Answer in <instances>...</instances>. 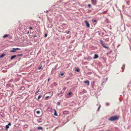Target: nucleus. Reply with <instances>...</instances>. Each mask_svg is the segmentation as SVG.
Wrapping results in <instances>:
<instances>
[{
    "label": "nucleus",
    "instance_id": "obj_10",
    "mask_svg": "<svg viewBox=\"0 0 131 131\" xmlns=\"http://www.w3.org/2000/svg\"><path fill=\"white\" fill-rule=\"evenodd\" d=\"M54 112H55L54 114V115H55L56 116H57V112H56V110L55 109H54Z\"/></svg>",
    "mask_w": 131,
    "mask_h": 131
},
{
    "label": "nucleus",
    "instance_id": "obj_21",
    "mask_svg": "<svg viewBox=\"0 0 131 131\" xmlns=\"http://www.w3.org/2000/svg\"><path fill=\"white\" fill-rule=\"evenodd\" d=\"M92 21L93 23L96 22V20H92Z\"/></svg>",
    "mask_w": 131,
    "mask_h": 131
},
{
    "label": "nucleus",
    "instance_id": "obj_38",
    "mask_svg": "<svg viewBox=\"0 0 131 131\" xmlns=\"http://www.w3.org/2000/svg\"><path fill=\"white\" fill-rule=\"evenodd\" d=\"M29 31H28V32L27 33L28 34H29Z\"/></svg>",
    "mask_w": 131,
    "mask_h": 131
},
{
    "label": "nucleus",
    "instance_id": "obj_4",
    "mask_svg": "<svg viewBox=\"0 0 131 131\" xmlns=\"http://www.w3.org/2000/svg\"><path fill=\"white\" fill-rule=\"evenodd\" d=\"M84 22L85 23L86 25V27L88 28L90 26V25L88 22L86 20L84 21Z\"/></svg>",
    "mask_w": 131,
    "mask_h": 131
},
{
    "label": "nucleus",
    "instance_id": "obj_22",
    "mask_svg": "<svg viewBox=\"0 0 131 131\" xmlns=\"http://www.w3.org/2000/svg\"><path fill=\"white\" fill-rule=\"evenodd\" d=\"M76 71L78 72H79L80 71V70L79 69H76Z\"/></svg>",
    "mask_w": 131,
    "mask_h": 131
},
{
    "label": "nucleus",
    "instance_id": "obj_1",
    "mask_svg": "<svg viewBox=\"0 0 131 131\" xmlns=\"http://www.w3.org/2000/svg\"><path fill=\"white\" fill-rule=\"evenodd\" d=\"M119 118V116H112L109 118V120L112 121L118 120Z\"/></svg>",
    "mask_w": 131,
    "mask_h": 131
},
{
    "label": "nucleus",
    "instance_id": "obj_15",
    "mask_svg": "<svg viewBox=\"0 0 131 131\" xmlns=\"http://www.w3.org/2000/svg\"><path fill=\"white\" fill-rule=\"evenodd\" d=\"M9 128V126L8 125H7L6 126V128L7 129L8 128Z\"/></svg>",
    "mask_w": 131,
    "mask_h": 131
},
{
    "label": "nucleus",
    "instance_id": "obj_13",
    "mask_svg": "<svg viewBox=\"0 0 131 131\" xmlns=\"http://www.w3.org/2000/svg\"><path fill=\"white\" fill-rule=\"evenodd\" d=\"M5 54H2L0 56V58H2V57H3L5 56Z\"/></svg>",
    "mask_w": 131,
    "mask_h": 131
},
{
    "label": "nucleus",
    "instance_id": "obj_24",
    "mask_svg": "<svg viewBox=\"0 0 131 131\" xmlns=\"http://www.w3.org/2000/svg\"><path fill=\"white\" fill-rule=\"evenodd\" d=\"M23 55L22 54H19L18 56H22Z\"/></svg>",
    "mask_w": 131,
    "mask_h": 131
},
{
    "label": "nucleus",
    "instance_id": "obj_20",
    "mask_svg": "<svg viewBox=\"0 0 131 131\" xmlns=\"http://www.w3.org/2000/svg\"><path fill=\"white\" fill-rule=\"evenodd\" d=\"M41 67H42V66H41V67H38V69L39 70H40V69H41Z\"/></svg>",
    "mask_w": 131,
    "mask_h": 131
},
{
    "label": "nucleus",
    "instance_id": "obj_30",
    "mask_svg": "<svg viewBox=\"0 0 131 131\" xmlns=\"http://www.w3.org/2000/svg\"><path fill=\"white\" fill-rule=\"evenodd\" d=\"M66 89H67L66 88L64 87L63 88V90H66Z\"/></svg>",
    "mask_w": 131,
    "mask_h": 131
},
{
    "label": "nucleus",
    "instance_id": "obj_17",
    "mask_svg": "<svg viewBox=\"0 0 131 131\" xmlns=\"http://www.w3.org/2000/svg\"><path fill=\"white\" fill-rule=\"evenodd\" d=\"M38 129H42V128L41 127H38Z\"/></svg>",
    "mask_w": 131,
    "mask_h": 131
},
{
    "label": "nucleus",
    "instance_id": "obj_16",
    "mask_svg": "<svg viewBox=\"0 0 131 131\" xmlns=\"http://www.w3.org/2000/svg\"><path fill=\"white\" fill-rule=\"evenodd\" d=\"M41 95H39L38 97V100H39V99L41 97Z\"/></svg>",
    "mask_w": 131,
    "mask_h": 131
},
{
    "label": "nucleus",
    "instance_id": "obj_11",
    "mask_svg": "<svg viewBox=\"0 0 131 131\" xmlns=\"http://www.w3.org/2000/svg\"><path fill=\"white\" fill-rule=\"evenodd\" d=\"M13 49L15 50H20V49L18 48H13Z\"/></svg>",
    "mask_w": 131,
    "mask_h": 131
},
{
    "label": "nucleus",
    "instance_id": "obj_40",
    "mask_svg": "<svg viewBox=\"0 0 131 131\" xmlns=\"http://www.w3.org/2000/svg\"><path fill=\"white\" fill-rule=\"evenodd\" d=\"M19 131V130H18V131Z\"/></svg>",
    "mask_w": 131,
    "mask_h": 131
},
{
    "label": "nucleus",
    "instance_id": "obj_8",
    "mask_svg": "<svg viewBox=\"0 0 131 131\" xmlns=\"http://www.w3.org/2000/svg\"><path fill=\"white\" fill-rule=\"evenodd\" d=\"M57 66V65L55 66L54 68H53L52 69V71L54 70H55Z\"/></svg>",
    "mask_w": 131,
    "mask_h": 131
},
{
    "label": "nucleus",
    "instance_id": "obj_34",
    "mask_svg": "<svg viewBox=\"0 0 131 131\" xmlns=\"http://www.w3.org/2000/svg\"><path fill=\"white\" fill-rule=\"evenodd\" d=\"M60 103L59 102L58 103V105H60Z\"/></svg>",
    "mask_w": 131,
    "mask_h": 131
},
{
    "label": "nucleus",
    "instance_id": "obj_37",
    "mask_svg": "<svg viewBox=\"0 0 131 131\" xmlns=\"http://www.w3.org/2000/svg\"><path fill=\"white\" fill-rule=\"evenodd\" d=\"M48 97H49V96H47V97H46V98H48Z\"/></svg>",
    "mask_w": 131,
    "mask_h": 131
},
{
    "label": "nucleus",
    "instance_id": "obj_33",
    "mask_svg": "<svg viewBox=\"0 0 131 131\" xmlns=\"http://www.w3.org/2000/svg\"><path fill=\"white\" fill-rule=\"evenodd\" d=\"M50 80V78H49L48 79V82Z\"/></svg>",
    "mask_w": 131,
    "mask_h": 131
},
{
    "label": "nucleus",
    "instance_id": "obj_39",
    "mask_svg": "<svg viewBox=\"0 0 131 131\" xmlns=\"http://www.w3.org/2000/svg\"><path fill=\"white\" fill-rule=\"evenodd\" d=\"M67 84H68V83L67 82Z\"/></svg>",
    "mask_w": 131,
    "mask_h": 131
},
{
    "label": "nucleus",
    "instance_id": "obj_25",
    "mask_svg": "<svg viewBox=\"0 0 131 131\" xmlns=\"http://www.w3.org/2000/svg\"><path fill=\"white\" fill-rule=\"evenodd\" d=\"M71 93H72L71 92H69V93H68V94L69 95H71Z\"/></svg>",
    "mask_w": 131,
    "mask_h": 131
},
{
    "label": "nucleus",
    "instance_id": "obj_14",
    "mask_svg": "<svg viewBox=\"0 0 131 131\" xmlns=\"http://www.w3.org/2000/svg\"><path fill=\"white\" fill-rule=\"evenodd\" d=\"M60 74L61 76H62L64 75V73H63V72H61L60 73Z\"/></svg>",
    "mask_w": 131,
    "mask_h": 131
},
{
    "label": "nucleus",
    "instance_id": "obj_18",
    "mask_svg": "<svg viewBox=\"0 0 131 131\" xmlns=\"http://www.w3.org/2000/svg\"><path fill=\"white\" fill-rule=\"evenodd\" d=\"M10 52H15V50H11L10 51Z\"/></svg>",
    "mask_w": 131,
    "mask_h": 131
},
{
    "label": "nucleus",
    "instance_id": "obj_35",
    "mask_svg": "<svg viewBox=\"0 0 131 131\" xmlns=\"http://www.w3.org/2000/svg\"><path fill=\"white\" fill-rule=\"evenodd\" d=\"M39 92V90H38V91H37L35 93L37 94V93H38Z\"/></svg>",
    "mask_w": 131,
    "mask_h": 131
},
{
    "label": "nucleus",
    "instance_id": "obj_28",
    "mask_svg": "<svg viewBox=\"0 0 131 131\" xmlns=\"http://www.w3.org/2000/svg\"><path fill=\"white\" fill-rule=\"evenodd\" d=\"M24 126L25 128H27L28 127V126L27 125H24Z\"/></svg>",
    "mask_w": 131,
    "mask_h": 131
},
{
    "label": "nucleus",
    "instance_id": "obj_26",
    "mask_svg": "<svg viewBox=\"0 0 131 131\" xmlns=\"http://www.w3.org/2000/svg\"><path fill=\"white\" fill-rule=\"evenodd\" d=\"M45 37H46L47 36V34H45Z\"/></svg>",
    "mask_w": 131,
    "mask_h": 131
},
{
    "label": "nucleus",
    "instance_id": "obj_12",
    "mask_svg": "<svg viewBox=\"0 0 131 131\" xmlns=\"http://www.w3.org/2000/svg\"><path fill=\"white\" fill-rule=\"evenodd\" d=\"M8 36V35H6L3 36V38H5L7 37Z\"/></svg>",
    "mask_w": 131,
    "mask_h": 131
},
{
    "label": "nucleus",
    "instance_id": "obj_32",
    "mask_svg": "<svg viewBox=\"0 0 131 131\" xmlns=\"http://www.w3.org/2000/svg\"><path fill=\"white\" fill-rule=\"evenodd\" d=\"M106 105L107 106L108 105H109V104L108 103H106Z\"/></svg>",
    "mask_w": 131,
    "mask_h": 131
},
{
    "label": "nucleus",
    "instance_id": "obj_6",
    "mask_svg": "<svg viewBox=\"0 0 131 131\" xmlns=\"http://www.w3.org/2000/svg\"><path fill=\"white\" fill-rule=\"evenodd\" d=\"M99 57L98 55L97 54H95L94 57H93V59H96Z\"/></svg>",
    "mask_w": 131,
    "mask_h": 131
},
{
    "label": "nucleus",
    "instance_id": "obj_23",
    "mask_svg": "<svg viewBox=\"0 0 131 131\" xmlns=\"http://www.w3.org/2000/svg\"><path fill=\"white\" fill-rule=\"evenodd\" d=\"M39 106H40L41 107H42V106H43V105L42 104H40L39 105Z\"/></svg>",
    "mask_w": 131,
    "mask_h": 131
},
{
    "label": "nucleus",
    "instance_id": "obj_7",
    "mask_svg": "<svg viewBox=\"0 0 131 131\" xmlns=\"http://www.w3.org/2000/svg\"><path fill=\"white\" fill-rule=\"evenodd\" d=\"M16 57V55L13 56H12L11 58V59H13L14 58H15Z\"/></svg>",
    "mask_w": 131,
    "mask_h": 131
},
{
    "label": "nucleus",
    "instance_id": "obj_27",
    "mask_svg": "<svg viewBox=\"0 0 131 131\" xmlns=\"http://www.w3.org/2000/svg\"><path fill=\"white\" fill-rule=\"evenodd\" d=\"M8 125L9 126H11V124L10 123H9L8 124Z\"/></svg>",
    "mask_w": 131,
    "mask_h": 131
},
{
    "label": "nucleus",
    "instance_id": "obj_5",
    "mask_svg": "<svg viewBox=\"0 0 131 131\" xmlns=\"http://www.w3.org/2000/svg\"><path fill=\"white\" fill-rule=\"evenodd\" d=\"M84 83L87 84L89 86L90 84L89 81L86 80L84 82Z\"/></svg>",
    "mask_w": 131,
    "mask_h": 131
},
{
    "label": "nucleus",
    "instance_id": "obj_36",
    "mask_svg": "<svg viewBox=\"0 0 131 131\" xmlns=\"http://www.w3.org/2000/svg\"><path fill=\"white\" fill-rule=\"evenodd\" d=\"M36 35H34V37H36Z\"/></svg>",
    "mask_w": 131,
    "mask_h": 131
},
{
    "label": "nucleus",
    "instance_id": "obj_19",
    "mask_svg": "<svg viewBox=\"0 0 131 131\" xmlns=\"http://www.w3.org/2000/svg\"><path fill=\"white\" fill-rule=\"evenodd\" d=\"M88 5L89 8H90L91 7V5L90 4H88Z\"/></svg>",
    "mask_w": 131,
    "mask_h": 131
},
{
    "label": "nucleus",
    "instance_id": "obj_2",
    "mask_svg": "<svg viewBox=\"0 0 131 131\" xmlns=\"http://www.w3.org/2000/svg\"><path fill=\"white\" fill-rule=\"evenodd\" d=\"M100 42L102 44V46H103V47H104V48H105L107 49H109V48L108 47L106 46L104 44L103 42V41L102 40H101L100 41Z\"/></svg>",
    "mask_w": 131,
    "mask_h": 131
},
{
    "label": "nucleus",
    "instance_id": "obj_31",
    "mask_svg": "<svg viewBox=\"0 0 131 131\" xmlns=\"http://www.w3.org/2000/svg\"><path fill=\"white\" fill-rule=\"evenodd\" d=\"M29 28V29H30V30H31V29H32V27H30Z\"/></svg>",
    "mask_w": 131,
    "mask_h": 131
},
{
    "label": "nucleus",
    "instance_id": "obj_29",
    "mask_svg": "<svg viewBox=\"0 0 131 131\" xmlns=\"http://www.w3.org/2000/svg\"><path fill=\"white\" fill-rule=\"evenodd\" d=\"M100 107H101V105H100V106H99V108H98V111H99V109H100Z\"/></svg>",
    "mask_w": 131,
    "mask_h": 131
},
{
    "label": "nucleus",
    "instance_id": "obj_9",
    "mask_svg": "<svg viewBox=\"0 0 131 131\" xmlns=\"http://www.w3.org/2000/svg\"><path fill=\"white\" fill-rule=\"evenodd\" d=\"M36 113H37V114L39 115L40 113V111L39 110H37L36 112Z\"/></svg>",
    "mask_w": 131,
    "mask_h": 131
},
{
    "label": "nucleus",
    "instance_id": "obj_3",
    "mask_svg": "<svg viewBox=\"0 0 131 131\" xmlns=\"http://www.w3.org/2000/svg\"><path fill=\"white\" fill-rule=\"evenodd\" d=\"M92 4L93 5H95L97 3L96 0H91Z\"/></svg>",
    "mask_w": 131,
    "mask_h": 131
}]
</instances>
